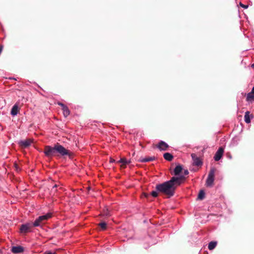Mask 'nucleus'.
Wrapping results in <instances>:
<instances>
[{
    "instance_id": "nucleus-23",
    "label": "nucleus",
    "mask_w": 254,
    "mask_h": 254,
    "mask_svg": "<svg viewBox=\"0 0 254 254\" xmlns=\"http://www.w3.org/2000/svg\"><path fill=\"white\" fill-rule=\"evenodd\" d=\"M103 215L105 216H109L111 215L110 211L108 209H105L103 211Z\"/></svg>"
},
{
    "instance_id": "nucleus-25",
    "label": "nucleus",
    "mask_w": 254,
    "mask_h": 254,
    "mask_svg": "<svg viewBox=\"0 0 254 254\" xmlns=\"http://www.w3.org/2000/svg\"><path fill=\"white\" fill-rule=\"evenodd\" d=\"M240 4V5L242 7H243V8H245V9H247V8H248V6H248V5H245V4H243L242 2H240V4Z\"/></svg>"
},
{
    "instance_id": "nucleus-24",
    "label": "nucleus",
    "mask_w": 254,
    "mask_h": 254,
    "mask_svg": "<svg viewBox=\"0 0 254 254\" xmlns=\"http://www.w3.org/2000/svg\"><path fill=\"white\" fill-rule=\"evenodd\" d=\"M158 191L156 190H153L151 192V194L152 196L156 197L158 196Z\"/></svg>"
},
{
    "instance_id": "nucleus-19",
    "label": "nucleus",
    "mask_w": 254,
    "mask_h": 254,
    "mask_svg": "<svg viewBox=\"0 0 254 254\" xmlns=\"http://www.w3.org/2000/svg\"><path fill=\"white\" fill-rule=\"evenodd\" d=\"M62 110L63 114L65 117H67L69 115L70 111L66 106L65 107H64V108H62Z\"/></svg>"
},
{
    "instance_id": "nucleus-20",
    "label": "nucleus",
    "mask_w": 254,
    "mask_h": 254,
    "mask_svg": "<svg viewBox=\"0 0 254 254\" xmlns=\"http://www.w3.org/2000/svg\"><path fill=\"white\" fill-rule=\"evenodd\" d=\"M254 99V94L251 92L248 93L247 96V100L249 101Z\"/></svg>"
},
{
    "instance_id": "nucleus-8",
    "label": "nucleus",
    "mask_w": 254,
    "mask_h": 254,
    "mask_svg": "<svg viewBox=\"0 0 254 254\" xmlns=\"http://www.w3.org/2000/svg\"><path fill=\"white\" fill-rule=\"evenodd\" d=\"M223 148L222 147H220L214 155V160L216 161H218L219 160H220L223 156Z\"/></svg>"
},
{
    "instance_id": "nucleus-29",
    "label": "nucleus",
    "mask_w": 254,
    "mask_h": 254,
    "mask_svg": "<svg viewBox=\"0 0 254 254\" xmlns=\"http://www.w3.org/2000/svg\"><path fill=\"white\" fill-rule=\"evenodd\" d=\"M2 50V47L1 46H0V54L1 53Z\"/></svg>"
},
{
    "instance_id": "nucleus-35",
    "label": "nucleus",
    "mask_w": 254,
    "mask_h": 254,
    "mask_svg": "<svg viewBox=\"0 0 254 254\" xmlns=\"http://www.w3.org/2000/svg\"><path fill=\"white\" fill-rule=\"evenodd\" d=\"M54 187H57V185H55V186H54Z\"/></svg>"
},
{
    "instance_id": "nucleus-34",
    "label": "nucleus",
    "mask_w": 254,
    "mask_h": 254,
    "mask_svg": "<svg viewBox=\"0 0 254 254\" xmlns=\"http://www.w3.org/2000/svg\"><path fill=\"white\" fill-rule=\"evenodd\" d=\"M129 162H130L128 160V162H127L128 164L129 163Z\"/></svg>"
},
{
    "instance_id": "nucleus-18",
    "label": "nucleus",
    "mask_w": 254,
    "mask_h": 254,
    "mask_svg": "<svg viewBox=\"0 0 254 254\" xmlns=\"http://www.w3.org/2000/svg\"><path fill=\"white\" fill-rule=\"evenodd\" d=\"M217 245V242L211 241L208 244V248L209 250H213Z\"/></svg>"
},
{
    "instance_id": "nucleus-17",
    "label": "nucleus",
    "mask_w": 254,
    "mask_h": 254,
    "mask_svg": "<svg viewBox=\"0 0 254 254\" xmlns=\"http://www.w3.org/2000/svg\"><path fill=\"white\" fill-rule=\"evenodd\" d=\"M155 159V157H146L142 158L140 160V161L143 163H145L147 162L152 161L154 160Z\"/></svg>"
},
{
    "instance_id": "nucleus-15",
    "label": "nucleus",
    "mask_w": 254,
    "mask_h": 254,
    "mask_svg": "<svg viewBox=\"0 0 254 254\" xmlns=\"http://www.w3.org/2000/svg\"><path fill=\"white\" fill-rule=\"evenodd\" d=\"M253 116L252 115H250V112L249 111H247L246 113H245V122L247 123V124H249L251 122V118H253Z\"/></svg>"
},
{
    "instance_id": "nucleus-2",
    "label": "nucleus",
    "mask_w": 254,
    "mask_h": 254,
    "mask_svg": "<svg viewBox=\"0 0 254 254\" xmlns=\"http://www.w3.org/2000/svg\"><path fill=\"white\" fill-rule=\"evenodd\" d=\"M52 214L51 213H48L45 215L39 216L34 222V226H40L44 221L52 217Z\"/></svg>"
},
{
    "instance_id": "nucleus-10",
    "label": "nucleus",
    "mask_w": 254,
    "mask_h": 254,
    "mask_svg": "<svg viewBox=\"0 0 254 254\" xmlns=\"http://www.w3.org/2000/svg\"><path fill=\"white\" fill-rule=\"evenodd\" d=\"M24 251V248L21 246H14L11 249V252L13 254H19Z\"/></svg>"
},
{
    "instance_id": "nucleus-16",
    "label": "nucleus",
    "mask_w": 254,
    "mask_h": 254,
    "mask_svg": "<svg viewBox=\"0 0 254 254\" xmlns=\"http://www.w3.org/2000/svg\"><path fill=\"white\" fill-rule=\"evenodd\" d=\"M164 159L167 161H171L173 158V156L170 153L167 152L164 154Z\"/></svg>"
},
{
    "instance_id": "nucleus-7",
    "label": "nucleus",
    "mask_w": 254,
    "mask_h": 254,
    "mask_svg": "<svg viewBox=\"0 0 254 254\" xmlns=\"http://www.w3.org/2000/svg\"><path fill=\"white\" fill-rule=\"evenodd\" d=\"M191 156L193 161V165L196 166H199L202 165V162L198 157L197 155L195 153H192Z\"/></svg>"
},
{
    "instance_id": "nucleus-1",
    "label": "nucleus",
    "mask_w": 254,
    "mask_h": 254,
    "mask_svg": "<svg viewBox=\"0 0 254 254\" xmlns=\"http://www.w3.org/2000/svg\"><path fill=\"white\" fill-rule=\"evenodd\" d=\"M185 179L184 176L182 175L179 177H173L170 180L157 185L156 190L170 197L174 195L177 187L180 186Z\"/></svg>"
},
{
    "instance_id": "nucleus-22",
    "label": "nucleus",
    "mask_w": 254,
    "mask_h": 254,
    "mask_svg": "<svg viewBox=\"0 0 254 254\" xmlns=\"http://www.w3.org/2000/svg\"><path fill=\"white\" fill-rule=\"evenodd\" d=\"M99 225L102 230H105L106 229L107 224L104 222L99 223Z\"/></svg>"
},
{
    "instance_id": "nucleus-28",
    "label": "nucleus",
    "mask_w": 254,
    "mask_h": 254,
    "mask_svg": "<svg viewBox=\"0 0 254 254\" xmlns=\"http://www.w3.org/2000/svg\"><path fill=\"white\" fill-rule=\"evenodd\" d=\"M110 163H114L115 162V160H114V159L113 158H110Z\"/></svg>"
},
{
    "instance_id": "nucleus-30",
    "label": "nucleus",
    "mask_w": 254,
    "mask_h": 254,
    "mask_svg": "<svg viewBox=\"0 0 254 254\" xmlns=\"http://www.w3.org/2000/svg\"><path fill=\"white\" fill-rule=\"evenodd\" d=\"M251 92L254 94V86L253 87Z\"/></svg>"
},
{
    "instance_id": "nucleus-5",
    "label": "nucleus",
    "mask_w": 254,
    "mask_h": 254,
    "mask_svg": "<svg viewBox=\"0 0 254 254\" xmlns=\"http://www.w3.org/2000/svg\"><path fill=\"white\" fill-rule=\"evenodd\" d=\"M34 226V222L32 223H26L23 224L21 225L20 228V232L22 234H26L28 232H31V229Z\"/></svg>"
},
{
    "instance_id": "nucleus-21",
    "label": "nucleus",
    "mask_w": 254,
    "mask_h": 254,
    "mask_svg": "<svg viewBox=\"0 0 254 254\" xmlns=\"http://www.w3.org/2000/svg\"><path fill=\"white\" fill-rule=\"evenodd\" d=\"M205 196V192L203 190H201L198 195V198L202 200L204 198Z\"/></svg>"
},
{
    "instance_id": "nucleus-9",
    "label": "nucleus",
    "mask_w": 254,
    "mask_h": 254,
    "mask_svg": "<svg viewBox=\"0 0 254 254\" xmlns=\"http://www.w3.org/2000/svg\"><path fill=\"white\" fill-rule=\"evenodd\" d=\"M32 142V140L30 139H28L24 140H21L19 141V144L22 147L26 148L29 146L31 144Z\"/></svg>"
},
{
    "instance_id": "nucleus-11",
    "label": "nucleus",
    "mask_w": 254,
    "mask_h": 254,
    "mask_svg": "<svg viewBox=\"0 0 254 254\" xmlns=\"http://www.w3.org/2000/svg\"><path fill=\"white\" fill-rule=\"evenodd\" d=\"M169 145L164 141H160L158 145H157V147L160 150H163L165 151L168 148Z\"/></svg>"
},
{
    "instance_id": "nucleus-12",
    "label": "nucleus",
    "mask_w": 254,
    "mask_h": 254,
    "mask_svg": "<svg viewBox=\"0 0 254 254\" xmlns=\"http://www.w3.org/2000/svg\"><path fill=\"white\" fill-rule=\"evenodd\" d=\"M19 106L18 103H15L13 106L12 107L11 110V115L13 116H15L17 115L18 111H19Z\"/></svg>"
},
{
    "instance_id": "nucleus-4",
    "label": "nucleus",
    "mask_w": 254,
    "mask_h": 254,
    "mask_svg": "<svg viewBox=\"0 0 254 254\" xmlns=\"http://www.w3.org/2000/svg\"><path fill=\"white\" fill-rule=\"evenodd\" d=\"M55 149L56 153H59L61 156L70 155L69 151L59 143L55 144Z\"/></svg>"
},
{
    "instance_id": "nucleus-32",
    "label": "nucleus",
    "mask_w": 254,
    "mask_h": 254,
    "mask_svg": "<svg viewBox=\"0 0 254 254\" xmlns=\"http://www.w3.org/2000/svg\"><path fill=\"white\" fill-rule=\"evenodd\" d=\"M252 67L254 68V63L253 64H252Z\"/></svg>"
},
{
    "instance_id": "nucleus-3",
    "label": "nucleus",
    "mask_w": 254,
    "mask_h": 254,
    "mask_svg": "<svg viewBox=\"0 0 254 254\" xmlns=\"http://www.w3.org/2000/svg\"><path fill=\"white\" fill-rule=\"evenodd\" d=\"M215 169L212 167L210 169L206 181V186L208 187H212L214 181Z\"/></svg>"
},
{
    "instance_id": "nucleus-6",
    "label": "nucleus",
    "mask_w": 254,
    "mask_h": 254,
    "mask_svg": "<svg viewBox=\"0 0 254 254\" xmlns=\"http://www.w3.org/2000/svg\"><path fill=\"white\" fill-rule=\"evenodd\" d=\"M45 155L48 157L55 155L56 151L55 149V145L54 147L51 146H46L44 151Z\"/></svg>"
},
{
    "instance_id": "nucleus-13",
    "label": "nucleus",
    "mask_w": 254,
    "mask_h": 254,
    "mask_svg": "<svg viewBox=\"0 0 254 254\" xmlns=\"http://www.w3.org/2000/svg\"><path fill=\"white\" fill-rule=\"evenodd\" d=\"M182 170H183V167H182V165H178L176 166V167H175V168L174 169V175L175 176H179L178 177H179L180 176V174L182 171Z\"/></svg>"
},
{
    "instance_id": "nucleus-33",
    "label": "nucleus",
    "mask_w": 254,
    "mask_h": 254,
    "mask_svg": "<svg viewBox=\"0 0 254 254\" xmlns=\"http://www.w3.org/2000/svg\"><path fill=\"white\" fill-rule=\"evenodd\" d=\"M228 157H229L230 159L232 158V157L231 156H228Z\"/></svg>"
},
{
    "instance_id": "nucleus-31",
    "label": "nucleus",
    "mask_w": 254,
    "mask_h": 254,
    "mask_svg": "<svg viewBox=\"0 0 254 254\" xmlns=\"http://www.w3.org/2000/svg\"><path fill=\"white\" fill-rule=\"evenodd\" d=\"M46 254H54L52 253L51 252H49V253H47Z\"/></svg>"
},
{
    "instance_id": "nucleus-27",
    "label": "nucleus",
    "mask_w": 254,
    "mask_h": 254,
    "mask_svg": "<svg viewBox=\"0 0 254 254\" xmlns=\"http://www.w3.org/2000/svg\"><path fill=\"white\" fill-rule=\"evenodd\" d=\"M189 172L188 170H184V175H188L189 174Z\"/></svg>"
},
{
    "instance_id": "nucleus-14",
    "label": "nucleus",
    "mask_w": 254,
    "mask_h": 254,
    "mask_svg": "<svg viewBox=\"0 0 254 254\" xmlns=\"http://www.w3.org/2000/svg\"><path fill=\"white\" fill-rule=\"evenodd\" d=\"M117 163L121 164L120 166L122 169H125L127 164V160L125 158H121L117 161Z\"/></svg>"
},
{
    "instance_id": "nucleus-26",
    "label": "nucleus",
    "mask_w": 254,
    "mask_h": 254,
    "mask_svg": "<svg viewBox=\"0 0 254 254\" xmlns=\"http://www.w3.org/2000/svg\"><path fill=\"white\" fill-rule=\"evenodd\" d=\"M58 104L60 106H61L62 108H64V107H65L66 106L65 105H64L63 103H61V102H58Z\"/></svg>"
}]
</instances>
